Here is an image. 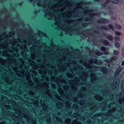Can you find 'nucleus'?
Listing matches in <instances>:
<instances>
[{
	"label": "nucleus",
	"instance_id": "obj_12",
	"mask_svg": "<svg viewBox=\"0 0 124 124\" xmlns=\"http://www.w3.org/2000/svg\"><path fill=\"white\" fill-rule=\"evenodd\" d=\"M100 50L102 51L105 52V54H106V52H105L106 50V48L104 47H102L101 48H100Z\"/></svg>",
	"mask_w": 124,
	"mask_h": 124
},
{
	"label": "nucleus",
	"instance_id": "obj_13",
	"mask_svg": "<svg viewBox=\"0 0 124 124\" xmlns=\"http://www.w3.org/2000/svg\"><path fill=\"white\" fill-rule=\"evenodd\" d=\"M108 26L109 28L111 29L113 31L114 30V28L112 25L110 24H109L108 25Z\"/></svg>",
	"mask_w": 124,
	"mask_h": 124
},
{
	"label": "nucleus",
	"instance_id": "obj_17",
	"mask_svg": "<svg viewBox=\"0 0 124 124\" xmlns=\"http://www.w3.org/2000/svg\"><path fill=\"white\" fill-rule=\"evenodd\" d=\"M120 38L119 37L116 36L115 38V40L118 41L119 40Z\"/></svg>",
	"mask_w": 124,
	"mask_h": 124
},
{
	"label": "nucleus",
	"instance_id": "obj_23",
	"mask_svg": "<svg viewBox=\"0 0 124 124\" xmlns=\"http://www.w3.org/2000/svg\"><path fill=\"white\" fill-rule=\"evenodd\" d=\"M104 35H106V34H104Z\"/></svg>",
	"mask_w": 124,
	"mask_h": 124
},
{
	"label": "nucleus",
	"instance_id": "obj_6",
	"mask_svg": "<svg viewBox=\"0 0 124 124\" xmlns=\"http://www.w3.org/2000/svg\"><path fill=\"white\" fill-rule=\"evenodd\" d=\"M107 38L109 40L112 41L113 40V38L112 36L111 35H108L106 36Z\"/></svg>",
	"mask_w": 124,
	"mask_h": 124
},
{
	"label": "nucleus",
	"instance_id": "obj_11",
	"mask_svg": "<svg viewBox=\"0 0 124 124\" xmlns=\"http://www.w3.org/2000/svg\"><path fill=\"white\" fill-rule=\"evenodd\" d=\"M110 0L114 4L118 3L119 2V0Z\"/></svg>",
	"mask_w": 124,
	"mask_h": 124
},
{
	"label": "nucleus",
	"instance_id": "obj_14",
	"mask_svg": "<svg viewBox=\"0 0 124 124\" xmlns=\"http://www.w3.org/2000/svg\"><path fill=\"white\" fill-rule=\"evenodd\" d=\"M113 54L114 55H117L118 54V52L116 50H114L113 51Z\"/></svg>",
	"mask_w": 124,
	"mask_h": 124
},
{
	"label": "nucleus",
	"instance_id": "obj_16",
	"mask_svg": "<svg viewBox=\"0 0 124 124\" xmlns=\"http://www.w3.org/2000/svg\"><path fill=\"white\" fill-rule=\"evenodd\" d=\"M102 54L100 52H96L95 53V54L98 56H100Z\"/></svg>",
	"mask_w": 124,
	"mask_h": 124
},
{
	"label": "nucleus",
	"instance_id": "obj_1",
	"mask_svg": "<svg viewBox=\"0 0 124 124\" xmlns=\"http://www.w3.org/2000/svg\"><path fill=\"white\" fill-rule=\"evenodd\" d=\"M108 20L102 18L99 20L97 21V22L98 23H108Z\"/></svg>",
	"mask_w": 124,
	"mask_h": 124
},
{
	"label": "nucleus",
	"instance_id": "obj_18",
	"mask_svg": "<svg viewBox=\"0 0 124 124\" xmlns=\"http://www.w3.org/2000/svg\"><path fill=\"white\" fill-rule=\"evenodd\" d=\"M121 65L122 66H124V60L122 61Z\"/></svg>",
	"mask_w": 124,
	"mask_h": 124
},
{
	"label": "nucleus",
	"instance_id": "obj_5",
	"mask_svg": "<svg viewBox=\"0 0 124 124\" xmlns=\"http://www.w3.org/2000/svg\"><path fill=\"white\" fill-rule=\"evenodd\" d=\"M97 15V14L96 13L93 14V15H91V16L90 17H88L85 19V20L86 21H89V19H91L93 17V16H96Z\"/></svg>",
	"mask_w": 124,
	"mask_h": 124
},
{
	"label": "nucleus",
	"instance_id": "obj_22",
	"mask_svg": "<svg viewBox=\"0 0 124 124\" xmlns=\"http://www.w3.org/2000/svg\"><path fill=\"white\" fill-rule=\"evenodd\" d=\"M123 74L124 75V72L123 73Z\"/></svg>",
	"mask_w": 124,
	"mask_h": 124
},
{
	"label": "nucleus",
	"instance_id": "obj_4",
	"mask_svg": "<svg viewBox=\"0 0 124 124\" xmlns=\"http://www.w3.org/2000/svg\"><path fill=\"white\" fill-rule=\"evenodd\" d=\"M104 46H109V43L108 41L107 40H104L102 42Z\"/></svg>",
	"mask_w": 124,
	"mask_h": 124
},
{
	"label": "nucleus",
	"instance_id": "obj_7",
	"mask_svg": "<svg viewBox=\"0 0 124 124\" xmlns=\"http://www.w3.org/2000/svg\"><path fill=\"white\" fill-rule=\"evenodd\" d=\"M101 71L103 73L106 74L107 71V70L105 67H103L102 68Z\"/></svg>",
	"mask_w": 124,
	"mask_h": 124
},
{
	"label": "nucleus",
	"instance_id": "obj_8",
	"mask_svg": "<svg viewBox=\"0 0 124 124\" xmlns=\"http://www.w3.org/2000/svg\"><path fill=\"white\" fill-rule=\"evenodd\" d=\"M114 43L115 46L117 48H118L119 47L120 45L118 42H114Z\"/></svg>",
	"mask_w": 124,
	"mask_h": 124
},
{
	"label": "nucleus",
	"instance_id": "obj_10",
	"mask_svg": "<svg viewBox=\"0 0 124 124\" xmlns=\"http://www.w3.org/2000/svg\"><path fill=\"white\" fill-rule=\"evenodd\" d=\"M115 28L117 29L120 30L121 28V26L118 24H116L115 25Z\"/></svg>",
	"mask_w": 124,
	"mask_h": 124
},
{
	"label": "nucleus",
	"instance_id": "obj_2",
	"mask_svg": "<svg viewBox=\"0 0 124 124\" xmlns=\"http://www.w3.org/2000/svg\"><path fill=\"white\" fill-rule=\"evenodd\" d=\"M116 59L117 57L116 56H113L111 57V59H110L109 60H107L106 61L108 62H112V60L115 61L116 60Z\"/></svg>",
	"mask_w": 124,
	"mask_h": 124
},
{
	"label": "nucleus",
	"instance_id": "obj_3",
	"mask_svg": "<svg viewBox=\"0 0 124 124\" xmlns=\"http://www.w3.org/2000/svg\"><path fill=\"white\" fill-rule=\"evenodd\" d=\"M97 29H101L102 30L108 31V29L107 27L105 26H102L100 27H98L96 28Z\"/></svg>",
	"mask_w": 124,
	"mask_h": 124
},
{
	"label": "nucleus",
	"instance_id": "obj_15",
	"mask_svg": "<svg viewBox=\"0 0 124 124\" xmlns=\"http://www.w3.org/2000/svg\"><path fill=\"white\" fill-rule=\"evenodd\" d=\"M115 33L116 35L117 36H120L121 35V34L120 32L118 31H115Z\"/></svg>",
	"mask_w": 124,
	"mask_h": 124
},
{
	"label": "nucleus",
	"instance_id": "obj_21",
	"mask_svg": "<svg viewBox=\"0 0 124 124\" xmlns=\"http://www.w3.org/2000/svg\"><path fill=\"white\" fill-rule=\"evenodd\" d=\"M94 32H95L96 33H97V31L96 30H95L94 31Z\"/></svg>",
	"mask_w": 124,
	"mask_h": 124
},
{
	"label": "nucleus",
	"instance_id": "obj_20",
	"mask_svg": "<svg viewBox=\"0 0 124 124\" xmlns=\"http://www.w3.org/2000/svg\"><path fill=\"white\" fill-rule=\"evenodd\" d=\"M88 23H84V24L85 25H87V24H88Z\"/></svg>",
	"mask_w": 124,
	"mask_h": 124
},
{
	"label": "nucleus",
	"instance_id": "obj_19",
	"mask_svg": "<svg viewBox=\"0 0 124 124\" xmlns=\"http://www.w3.org/2000/svg\"><path fill=\"white\" fill-rule=\"evenodd\" d=\"M108 9H111V7L110 6H108L107 7Z\"/></svg>",
	"mask_w": 124,
	"mask_h": 124
},
{
	"label": "nucleus",
	"instance_id": "obj_9",
	"mask_svg": "<svg viewBox=\"0 0 124 124\" xmlns=\"http://www.w3.org/2000/svg\"><path fill=\"white\" fill-rule=\"evenodd\" d=\"M108 1V0L102 4L101 5V7L102 8H105L107 7V2Z\"/></svg>",
	"mask_w": 124,
	"mask_h": 124
}]
</instances>
